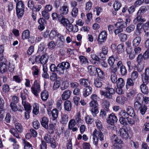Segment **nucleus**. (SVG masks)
Listing matches in <instances>:
<instances>
[{
    "mask_svg": "<svg viewBox=\"0 0 149 149\" xmlns=\"http://www.w3.org/2000/svg\"><path fill=\"white\" fill-rule=\"evenodd\" d=\"M105 89V91H100V93L101 95L104 96L105 97L108 99H112L113 95L115 93L114 89L109 87H106Z\"/></svg>",
    "mask_w": 149,
    "mask_h": 149,
    "instance_id": "nucleus-1",
    "label": "nucleus"
},
{
    "mask_svg": "<svg viewBox=\"0 0 149 149\" xmlns=\"http://www.w3.org/2000/svg\"><path fill=\"white\" fill-rule=\"evenodd\" d=\"M16 13L18 17L21 18L24 14L25 6L23 2L19 1L16 3Z\"/></svg>",
    "mask_w": 149,
    "mask_h": 149,
    "instance_id": "nucleus-2",
    "label": "nucleus"
},
{
    "mask_svg": "<svg viewBox=\"0 0 149 149\" xmlns=\"http://www.w3.org/2000/svg\"><path fill=\"white\" fill-rule=\"evenodd\" d=\"M15 129L14 128H11L10 130V132L12 134L13 136L15 137L18 139L20 138L19 134L17 131L16 129L18 131L19 133H21L22 132L23 129L21 123H17L15 124Z\"/></svg>",
    "mask_w": 149,
    "mask_h": 149,
    "instance_id": "nucleus-3",
    "label": "nucleus"
},
{
    "mask_svg": "<svg viewBox=\"0 0 149 149\" xmlns=\"http://www.w3.org/2000/svg\"><path fill=\"white\" fill-rule=\"evenodd\" d=\"M44 141L50 144V146L52 148H55L57 145L55 139L53 138H52L51 136L48 134H46L44 137Z\"/></svg>",
    "mask_w": 149,
    "mask_h": 149,
    "instance_id": "nucleus-4",
    "label": "nucleus"
},
{
    "mask_svg": "<svg viewBox=\"0 0 149 149\" xmlns=\"http://www.w3.org/2000/svg\"><path fill=\"white\" fill-rule=\"evenodd\" d=\"M31 91L32 93L36 97L39 95V93L41 91L39 83L36 80L34 82L33 85L31 87Z\"/></svg>",
    "mask_w": 149,
    "mask_h": 149,
    "instance_id": "nucleus-5",
    "label": "nucleus"
},
{
    "mask_svg": "<svg viewBox=\"0 0 149 149\" xmlns=\"http://www.w3.org/2000/svg\"><path fill=\"white\" fill-rule=\"evenodd\" d=\"M112 147L114 149H121L122 147V144L123 142L122 140L118 138H116L112 142Z\"/></svg>",
    "mask_w": 149,
    "mask_h": 149,
    "instance_id": "nucleus-6",
    "label": "nucleus"
},
{
    "mask_svg": "<svg viewBox=\"0 0 149 149\" xmlns=\"http://www.w3.org/2000/svg\"><path fill=\"white\" fill-rule=\"evenodd\" d=\"M7 60L4 58L0 57V70L1 72H4L7 70V66L6 64Z\"/></svg>",
    "mask_w": 149,
    "mask_h": 149,
    "instance_id": "nucleus-7",
    "label": "nucleus"
},
{
    "mask_svg": "<svg viewBox=\"0 0 149 149\" xmlns=\"http://www.w3.org/2000/svg\"><path fill=\"white\" fill-rule=\"evenodd\" d=\"M48 59V56L47 54H45L42 55L41 56L38 55L36 56V60L42 64L44 65L47 62Z\"/></svg>",
    "mask_w": 149,
    "mask_h": 149,
    "instance_id": "nucleus-8",
    "label": "nucleus"
},
{
    "mask_svg": "<svg viewBox=\"0 0 149 149\" xmlns=\"http://www.w3.org/2000/svg\"><path fill=\"white\" fill-rule=\"evenodd\" d=\"M118 119L117 117L115 114L112 113L110 114L107 120V122L108 123L111 125H113L114 124L117 122Z\"/></svg>",
    "mask_w": 149,
    "mask_h": 149,
    "instance_id": "nucleus-9",
    "label": "nucleus"
},
{
    "mask_svg": "<svg viewBox=\"0 0 149 149\" xmlns=\"http://www.w3.org/2000/svg\"><path fill=\"white\" fill-rule=\"evenodd\" d=\"M142 80L144 83L147 84L149 81V68L145 69L144 72L142 75Z\"/></svg>",
    "mask_w": 149,
    "mask_h": 149,
    "instance_id": "nucleus-10",
    "label": "nucleus"
},
{
    "mask_svg": "<svg viewBox=\"0 0 149 149\" xmlns=\"http://www.w3.org/2000/svg\"><path fill=\"white\" fill-rule=\"evenodd\" d=\"M118 134L123 139H126L129 137L127 130L124 128H120L118 132Z\"/></svg>",
    "mask_w": 149,
    "mask_h": 149,
    "instance_id": "nucleus-11",
    "label": "nucleus"
},
{
    "mask_svg": "<svg viewBox=\"0 0 149 149\" xmlns=\"http://www.w3.org/2000/svg\"><path fill=\"white\" fill-rule=\"evenodd\" d=\"M60 13L63 15L67 14L69 12V6L66 3H65L60 8L59 10Z\"/></svg>",
    "mask_w": 149,
    "mask_h": 149,
    "instance_id": "nucleus-12",
    "label": "nucleus"
},
{
    "mask_svg": "<svg viewBox=\"0 0 149 149\" xmlns=\"http://www.w3.org/2000/svg\"><path fill=\"white\" fill-rule=\"evenodd\" d=\"M107 37V32L105 31H103L100 34L98 37V41L100 42H104L106 40Z\"/></svg>",
    "mask_w": 149,
    "mask_h": 149,
    "instance_id": "nucleus-13",
    "label": "nucleus"
},
{
    "mask_svg": "<svg viewBox=\"0 0 149 149\" xmlns=\"http://www.w3.org/2000/svg\"><path fill=\"white\" fill-rule=\"evenodd\" d=\"M92 88L89 86H86L83 89V95L84 97H86L92 93Z\"/></svg>",
    "mask_w": 149,
    "mask_h": 149,
    "instance_id": "nucleus-14",
    "label": "nucleus"
},
{
    "mask_svg": "<svg viewBox=\"0 0 149 149\" xmlns=\"http://www.w3.org/2000/svg\"><path fill=\"white\" fill-rule=\"evenodd\" d=\"M137 16L134 18L133 20V23L134 24H136L138 23H140V22H145L146 21V19L145 18H142V15L137 14V13L136 14Z\"/></svg>",
    "mask_w": 149,
    "mask_h": 149,
    "instance_id": "nucleus-15",
    "label": "nucleus"
},
{
    "mask_svg": "<svg viewBox=\"0 0 149 149\" xmlns=\"http://www.w3.org/2000/svg\"><path fill=\"white\" fill-rule=\"evenodd\" d=\"M38 22L39 24L38 29L41 31L43 30L45 28V25L46 22V20L43 18H40L38 19Z\"/></svg>",
    "mask_w": 149,
    "mask_h": 149,
    "instance_id": "nucleus-16",
    "label": "nucleus"
},
{
    "mask_svg": "<svg viewBox=\"0 0 149 149\" xmlns=\"http://www.w3.org/2000/svg\"><path fill=\"white\" fill-rule=\"evenodd\" d=\"M71 92L70 90H67L64 91L61 95L63 100H66L69 98L71 95Z\"/></svg>",
    "mask_w": 149,
    "mask_h": 149,
    "instance_id": "nucleus-17",
    "label": "nucleus"
},
{
    "mask_svg": "<svg viewBox=\"0 0 149 149\" xmlns=\"http://www.w3.org/2000/svg\"><path fill=\"white\" fill-rule=\"evenodd\" d=\"M126 111L129 116L131 117H134L136 114L134 109L131 106H128L127 107Z\"/></svg>",
    "mask_w": 149,
    "mask_h": 149,
    "instance_id": "nucleus-18",
    "label": "nucleus"
},
{
    "mask_svg": "<svg viewBox=\"0 0 149 149\" xmlns=\"http://www.w3.org/2000/svg\"><path fill=\"white\" fill-rule=\"evenodd\" d=\"M118 21V22L115 24V26L117 28L123 29L127 26L126 23L123 21L122 19H119Z\"/></svg>",
    "mask_w": 149,
    "mask_h": 149,
    "instance_id": "nucleus-19",
    "label": "nucleus"
},
{
    "mask_svg": "<svg viewBox=\"0 0 149 149\" xmlns=\"http://www.w3.org/2000/svg\"><path fill=\"white\" fill-rule=\"evenodd\" d=\"M48 122L49 120L48 118L46 117H44L42 119L41 124L45 129L48 130Z\"/></svg>",
    "mask_w": 149,
    "mask_h": 149,
    "instance_id": "nucleus-20",
    "label": "nucleus"
},
{
    "mask_svg": "<svg viewBox=\"0 0 149 149\" xmlns=\"http://www.w3.org/2000/svg\"><path fill=\"white\" fill-rule=\"evenodd\" d=\"M149 9V6L148 5L143 6H141L138 11L137 14L143 15L144 13Z\"/></svg>",
    "mask_w": 149,
    "mask_h": 149,
    "instance_id": "nucleus-21",
    "label": "nucleus"
},
{
    "mask_svg": "<svg viewBox=\"0 0 149 149\" xmlns=\"http://www.w3.org/2000/svg\"><path fill=\"white\" fill-rule=\"evenodd\" d=\"M97 129L95 130L92 134V139L93 144L97 146L98 144L99 139L97 138V136H96Z\"/></svg>",
    "mask_w": 149,
    "mask_h": 149,
    "instance_id": "nucleus-22",
    "label": "nucleus"
},
{
    "mask_svg": "<svg viewBox=\"0 0 149 149\" xmlns=\"http://www.w3.org/2000/svg\"><path fill=\"white\" fill-rule=\"evenodd\" d=\"M65 70L63 67V65L60 63L58 64L56 66V72L59 74H62L64 73Z\"/></svg>",
    "mask_w": 149,
    "mask_h": 149,
    "instance_id": "nucleus-23",
    "label": "nucleus"
},
{
    "mask_svg": "<svg viewBox=\"0 0 149 149\" xmlns=\"http://www.w3.org/2000/svg\"><path fill=\"white\" fill-rule=\"evenodd\" d=\"M98 68L93 66L89 65L88 67V72L91 75H96V71Z\"/></svg>",
    "mask_w": 149,
    "mask_h": 149,
    "instance_id": "nucleus-24",
    "label": "nucleus"
},
{
    "mask_svg": "<svg viewBox=\"0 0 149 149\" xmlns=\"http://www.w3.org/2000/svg\"><path fill=\"white\" fill-rule=\"evenodd\" d=\"M51 113L52 116V120L55 121V122H56L58 116V111L56 109H53Z\"/></svg>",
    "mask_w": 149,
    "mask_h": 149,
    "instance_id": "nucleus-25",
    "label": "nucleus"
},
{
    "mask_svg": "<svg viewBox=\"0 0 149 149\" xmlns=\"http://www.w3.org/2000/svg\"><path fill=\"white\" fill-rule=\"evenodd\" d=\"M64 109L67 111H70L71 109V102L68 100L66 101L64 103Z\"/></svg>",
    "mask_w": 149,
    "mask_h": 149,
    "instance_id": "nucleus-26",
    "label": "nucleus"
},
{
    "mask_svg": "<svg viewBox=\"0 0 149 149\" xmlns=\"http://www.w3.org/2000/svg\"><path fill=\"white\" fill-rule=\"evenodd\" d=\"M142 25L141 23H139L137 25L136 29L135 32V34L137 36H139L142 33Z\"/></svg>",
    "mask_w": 149,
    "mask_h": 149,
    "instance_id": "nucleus-27",
    "label": "nucleus"
},
{
    "mask_svg": "<svg viewBox=\"0 0 149 149\" xmlns=\"http://www.w3.org/2000/svg\"><path fill=\"white\" fill-rule=\"evenodd\" d=\"M141 40L140 36H138L134 39L133 42V46L134 47H137L140 44Z\"/></svg>",
    "mask_w": 149,
    "mask_h": 149,
    "instance_id": "nucleus-28",
    "label": "nucleus"
},
{
    "mask_svg": "<svg viewBox=\"0 0 149 149\" xmlns=\"http://www.w3.org/2000/svg\"><path fill=\"white\" fill-rule=\"evenodd\" d=\"M49 97V94L47 91H44L41 93V98L42 100L44 101H46Z\"/></svg>",
    "mask_w": 149,
    "mask_h": 149,
    "instance_id": "nucleus-29",
    "label": "nucleus"
},
{
    "mask_svg": "<svg viewBox=\"0 0 149 149\" xmlns=\"http://www.w3.org/2000/svg\"><path fill=\"white\" fill-rule=\"evenodd\" d=\"M116 83L117 87L123 88L125 85L124 80L121 78H120L118 79Z\"/></svg>",
    "mask_w": 149,
    "mask_h": 149,
    "instance_id": "nucleus-30",
    "label": "nucleus"
},
{
    "mask_svg": "<svg viewBox=\"0 0 149 149\" xmlns=\"http://www.w3.org/2000/svg\"><path fill=\"white\" fill-rule=\"evenodd\" d=\"M22 104L24 106L25 111H31V106L30 104L27 102H22Z\"/></svg>",
    "mask_w": 149,
    "mask_h": 149,
    "instance_id": "nucleus-31",
    "label": "nucleus"
},
{
    "mask_svg": "<svg viewBox=\"0 0 149 149\" xmlns=\"http://www.w3.org/2000/svg\"><path fill=\"white\" fill-rule=\"evenodd\" d=\"M68 116L67 114H63L61 115V123L62 124H66L68 122Z\"/></svg>",
    "mask_w": 149,
    "mask_h": 149,
    "instance_id": "nucleus-32",
    "label": "nucleus"
},
{
    "mask_svg": "<svg viewBox=\"0 0 149 149\" xmlns=\"http://www.w3.org/2000/svg\"><path fill=\"white\" fill-rule=\"evenodd\" d=\"M56 125V123L49 124V128H48V132L49 134H52L54 133L55 129V126Z\"/></svg>",
    "mask_w": 149,
    "mask_h": 149,
    "instance_id": "nucleus-33",
    "label": "nucleus"
},
{
    "mask_svg": "<svg viewBox=\"0 0 149 149\" xmlns=\"http://www.w3.org/2000/svg\"><path fill=\"white\" fill-rule=\"evenodd\" d=\"M98 77V79H100L101 80H103L104 78V75L103 72L100 68H98L96 71Z\"/></svg>",
    "mask_w": 149,
    "mask_h": 149,
    "instance_id": "nucleus-34",
    "label": "nucleus"
},
{
    "mask_svg": "<svg viewBox=\"0 0 149 149\" xmlns=\"http://www.w3.org/2000/svg\"><path fill=\"white\" fill-rule=\"evenodd\" d=\"M30 37V32L28 30L24 31L22 33V38L23 40L28 39Z\"/></svg>",
    "mask_w": 149,
    "mask_h": 149,
    "instance_id": "nucleus-35",
    "label": "nucleus"
},
{
    "mask_svg": "<svg viewBox=\"0 0 149 149\" xmlns=\"http://www.w3.org/2000/svg\"><path fill=\"white\" fill-rule=\"evenodd\" d=\"M79 82L80 84L82 86H88L90 82L87 79L82 78L79 80Z\"/></svg>",
    "mask_w": 149,
    "mask_h": 149,
    "instance_id": "nucleus-36",
    "label": "nucleus"
},
{
    "mask_svg": "<svg viewBox=\"0 0 149 149\" xmlns=\"http://www.w3.org/2000/svg\"><path fill=\"white\" fill-rule=\"evenodd\" d=\"M96 136H97V138L98 139L101 141H104V135L102 133V130L97 131V130Z\"/></svg>",
    "mask_w": 149,
    "mask_h": 149,
    "instance_id": "nucleus-37",
    "label": "nucleus"
},
{
    "mask_svg": "<svg viewBox=\"0 0 149 149\" xmlns=\"http://www.w3.org/2000/svg\"><path fill=\"white\" fill-rule=\"evenodd\" d=\"M140 88L141 92L143 93L146 94L148 93V88L144 83L141 85Z\"/></svg>",
    "mask_w": 149,
    "mask_h": 149,
    "instance_id": "nucleus-38",
    "label": "nucleus"
},
{
    "mask_svg": "<svg viewBox=\"0 0 149 149\" xmlns=\"http://www.w3.org/2000/svg\"><path fill=\"white\" fill-rule=\"evenodd\" d=\"M134 83L133 80L130 78L127 79L126 85V87L127 89H128L130 86H132L134 85Z\"/></svg>",
    "mask_w": 149,
    "mask_h": 149,
    "instance_id": "nucleus-39",
    "label": "nucleus"
},
{
    "mask_svg": "<svg viewBox=\"0 0 149 149\" xmlns=\"http://www.w3.org/2000/svg\"><path fill=\"white\" fill-rule=\"evenodd\" d=\"M33 112L36 115L38 114L39 112V106L38 104L34 103L33 106Z\"/></svg>",
    "mask_w": 149,
    "mask_h": 149,
    "instance_id": "nucleus-40",
    "label": "nucleus"
},
{
    "mask_svg": "<svg viewBox=\"0 0 149 149\" xmlns=\"http://www.w3.org/2000/svg\"><path fill=\"white\" fill-rule=\"evenodd\" d=\"M124 45L123 44L118 45L117 47V52L118 54L122 53L124 50Z\"/></svg>",
    "mask_w": 149,
    "mask_h": 149,
    "instance_id": "nucleus-41",
    "label": "nucleus"
},
{
    "mask_svg": "<svg viewBox=\"0 0 149 149\" xmlns=\"http://www.w3.org/2000/svg\"><path fill=\"white\" fill-rule=\"evenodd\" d=\"M79 59L80 63L82 64H86L88 63L87 59L84 56H80L79 57Z\"/></svg>",
    "mask_w": 149,
    "mask_h": 149,
    "instance_id": "nucleus-42",
    "label": "nucleus"
},
{
    "mask_svg": "<svg viewBox=\"0 0 149 149\" xmlns=\"http://www.w3.org/2000/svg\"><path fill=\"white\" fill-rule=\"evenodd\" d=\"M103 103L104 110L106 111H108L109 110V107L110 105L109 102L107 100H104Z\"/></svg>",
    "mask_w": 149,
    "mask_h": 149,
    "instance_id": "nucleus-43",
    "label": "nucleus"
},
{
    "mask_svg": "<svg viewBox=\"0 0 149 149\" xmlns=\"http://www.w3.org/2000/svg\"><path fill=\"white\" fill-rule=\"evenodd\" d=\"M121 117L127 119L129 117V115L125 110H122L119 113Z\"/></svg>",
    "mask_w": 149,
    "mask_h": 149,
    "instance_id": "nucleus-44",
    "label": "nucleus"
},
{
    "mask_svg": "<svg viewBox=\"0 0 149 149\" xmlns=\"http://www.w3.org/2000/svg\"><path fill=\"white\" fill-rule=\"evenodd\" d=\"M57 37L58 38V40L61 42L63 43L65 41L64 36L58 33L57 34Z\"/></svg>",
    "mask_w": 149,
    "mask_h": 149,
    "instance_id": "nucleus-45",
    "label": "nucleus"
},
{
    "mask_svg": "<svg viewBox=\"0 0 149 149\" xmlns=\"http://www.w3.org/2000/svg\"><path fill=\"white\" fill-rule=\"evenodd\" d=\"M96 126L99 131L102 130V125L101 122L98 120H97L95 121Z\"/></svg>",
    "mask_w": 149,
    "mask_h": 149,
    "instance_id": "nucleus-46",
    "label": "nucleus"
},
{
    "mask_svg": "<svg viewBox=\"0 0 149 149\" xmlns=\"http://www.w3.org/2000/svg\"><path fill=\"white\" fill-rule=\"evenodd\" d=\"M100 79H96L95 80L94 85L97 88H100L101 87L102 84Z\"/></svg>",
    "mask_w": 149,
    "mask_h": 149,
    "instance_id": "nucleus-47",
    "label": "nucleus"
},
{
    "mask_svg": "<svg viewBox=\"0 0 149 149\" xmlns=\"http://www.w3.org/2000/svg\"><path fill=\"white\" fill-rule=\"evenodd\" d=\"M32 70L33 71V75H38L39 72V69L37 66H34L32 67Z\"/></svg>",
    "mask_w": 149,
    "mask_h": 149,
    "instance_id": "nucleus-48",
    "label": "nucleus"
},
{
    "mask_svg": "<svg viewBox=\"0 0 149 149\" xmlns=\"http://www.w3.org/2000/svg\"><path fill=\"white\" fill-rule=\"evenodd\" d=\"M120 73L123 76L127 74V70L125 66H122V67L119 68Z\"/></svg>",
    "mask_w": 149,
    "mask_h": 149,
    "instance_id": "nucleus-49",
    "label": "nucleus"
},
{
    "mask_svg": "<svg viewBox=\"0 0 149 149\" xmlns=\"http://www.w3.org/2000/svg\"><path fill=\"white\" fill-rule=\"evenodd\" d=\"M78 9L77 8H73L71 12V15L74 17H76L78 14Z\"/></svg>",
    "mask_w": 149,
    "mask_h": 149,
    "instance_id": "nucleus-50",
    "label": "nucleus"
},
{
    "mask_svg": "<svg viewBox=\"0 0 149 149\" xmlns=\"http://www.w3.org/2000/svg\"><path fill=\"white\" fill-rule=\"evenodd\" d=\"M10 91L9 86L7 84H4L2 86L3 92L5 93H8Z\"/></svg>",
    "mask_w": 149,
    "mask_h": 149,
    "instance_id": "nucleus-51",
    "label": "nucleus"
},
{
    "mask_svg": "<svg viewBox=\"0 0 149 149\" xmlns=\"http://www.w3.org/2000/svg\"><path fill=\"white\" fill-rule=\"evenodd\" d=\"M48 12L45 10L42 12V16L46 19H48L49 18V14Z\"/></svg>",
    "mask_w": 149,
    "mask_h": 149,
    "instance_id": "nucleus-52",
    "label": "nucleus"
},
{
    "mask_svg": "<svg viewBox=\"0 0 149 149\" xmlns=\"http://www.w3.org/2000/svg\"><path fill=\"white\" fill-rule=\"evenodd\" d=\"M143 104L139 102L135 101L134 104V106L136 110H139Z\"/></svg>",
    "mask_w": 149,
    "mask_h": 149,
    "instance_id": "nucleus-53",
    "label": "nucleus"
},
{
    "mask_svg": "<svg viewBox=\"0 0 149 149\" xmlns=\"http://www.w3.org/2000/svg\"><path fill=\"white\" fill-rule=\"evenodd\" d=\"M147 109V107L145 105L143 104L139 110H140L141 114L143 115L145 114Z\"/></svg>",
    "mask_w": 149,
    "mask_h": 149,
    "instance_id": "nucleus-54",
    "label": "nucleus"
},
{
    "mask_svg": "<svg viewBox=\"0 0 149 149\" xmlns=\"http://www.w3.org/2000/svg\"><path fill=\"white\" fill-rule=\"evenodd\" d=\"M48 48L50 49H54L56 46V45L53 41L50 42L48 44Z\"/></svg>",
    "mask_w": 149,
    "mask_h": 149,
    "instance_id": "nucleus-55",
    "label": "nucleus"
},
{
    "mask_svg": "<svg viewBox=\"0 0 149 149\" xmlns=\"http://www.w3.org/2000/svg\"><path fill=\"white\" fill-rule=\"evenodd\" d=\"M61 23L64 26H66L69 22L68 19L64 17H62L60 21Z\"/></svg>",
    "mask_w": 149,
    "mask_h": 149,
    "instance_id": "nucleus-56",
    "label": "nucleus"
},
{
    "mask_svg": "<svg viewBox=\"0 0 149 149\" xmlns=\"http://www.w3.org/2000/svg\"><path fill=\"white\" fill-rule=\"evenodd\" d=\"M63 102L61 99L58 100L56 102V106L57 108L59 110H61L62 108V104Z\"/></svg>",
    "mask_w": 149,
    "mask_h": 149,
    "instance_id": "nucleus-57",
    "label": "nucleus"
},
{
    "mask_svg": "<svg viewBox=\"0 0 149 149\" xmlns=\"http://www.w3.org/2000/svg\"><path fill=\"white\" fill-rule=\"evenodd\" d=\"M121 6V4L119 2L115 1L113 6V7L116 10H118Z\"/></svg>",
    "mask_w": 149,
    "mask_h": 149,
    "instance_id": "nucleus-58",
    "label": "nucleus"
},
{
    "mask_svg": "<svg viewBox=\"0 0 149 149\" xmlns=\"http://www.w3.org/2000/svg\"><path fill=\"white\" fill-rule=\"evenodd\" d=\"M116 101L120 104H123L125 102V97L119 96L117 97L116 99Z\"/></svg>",
    "mask_w": 149,
    "mask_h": 149,
    "instance_id": "nucleus-59",
    "label": "nucleus"
},
{
    "mask_svg": "<svg viewBox=\"0 0 149 149\" xmlns=\"http://www.w3.org/2000/svg\"><path fill=\"white\" fill-rule=\"evenodd\" d=\"M57 34L55 31L52 30L49 35V38L51 40L53 39L56 35L57 36Z\"/></svg>",
    "mask_w": 149,
    "mask_h": 149,
    "instance_id": "nucleus-60",
    "label": "nucleus"
},
{
    "mask_svg": "<svg viewBox=\"0 0 149 149\" xmlns=\"http://www.w3.org/2000/svg\"><path fill=\"white\" fill-rule=\"evenodd\" d=\"M75 121L78 124L81 123L82 120L81 118V115L80 113H78L77 114L75 118Z\"/></svg>",
    "mask_w": 149,
    "mask_h": 149,
    "instance_id": "nucleus-61",
    "label": "nucleus"
},
{
    "mask_svg": "<svg viewBox=\"0 0 149 149\" xmlns=\"http://www.w3.org/2000/svg\"><path fill=\"white\" fill-rule=\"evenodd\" d=\"M61 63L62 65L63 64V67L65 70L68 69L70 67L69 63L68 62H63Z\"/></svg>",
    "mask_w": 149,
    "mask_h": 149,
    "instance_id": "nucleus-62",
    "label": "nucleus"
},
{
    "mask_svg": "<svg viewBox=\"0 0 149 149\" xmlns=\"http://www.w3.org/2000/svg\"><path fill=\"white\" fill-rule=\"evenodd\" d=\"M145 36L147 39V40L145 43V45L146 47L148 48L149 47V32H146L145 31Z\"/></svg>",
    "mask_w": 149,
    "mask_h": 149,
    "instance_id": "nucleus-63",
    "label": "nucleus"
},
{
    "mask_svg": "<svg viewBox=\"0 0 149 149\" xmlns=\"http://www.w3.org/2000/svg\"><path fill=\"white\" fill-rule=\"evenodd\" d=\"M24 149H33L32 145L29 142L26 141H24Z\"/></svg>",
    "mask_w": 149,
    "mask_h": 149,
    "instance_id": "nucleus-64",
    "label": "nucleus"
}]
</instances>
